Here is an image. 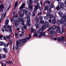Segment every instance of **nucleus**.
<instances>
[{"label":"nucleus","instance_id":"nucleus-1","mask_svg":"<svg viewBox=\"0 0 66 66\" xmlns=\"http://www.w3.org/2000/svg\"><path fill=\"white\" fill-rule=\"evenodd\" d=\"M31 36V35H29V37L27 36L26 37L24 38H23V39H20L19 40H17L16 42V46L15 47V49L16 50H18V47H19V46L20 47L22 45H23L24 43H25L28 41H28H29V39L30 38V37Z\"/></svg>","mask_w":66,"mask_h":66},{"label":"nucleus","instance_id":"nucleus-2","mask_svg":"<svg viewBox=\"0 0 66 66\" xmlns=\"http://www.w3.org/2000/svg\"><path fill=\"white\" fill-rule=\"evenodd\" d=\"M14 26L17 28V26L19 23L20 22H21L22 25H24V20L21 19V18H20L19 19V20L18 19H16L14 20Z\"/></svg>","mask_w":66,"mask_h":66},{"label":"nucleus","instance_id":"nucleus-3","mask_svg":"<svg viewBox=\"0 0 66 66\" xmlns=\"http://www.w3.org/2000/svg\"><path fill=\"white\" fill-rule=\"evenodd\" d=\"M57 41L60 42L61 41L62 44L64 46H66V41L65 40V38L63 36H61V37H59L58 38Z\"/></svg>","mask_w":66,"mask_h":66},{"label":"nucleus","instance_id":"nucleus-4","mask_svg":"<svg viewBox=\"0 0 66 66\" xmlns=\"http://www.w3.org/2000/svg\"><path fill=\"white\" fill-rule=\"evenodd\" d=\"M61 21L60 20H58L57 23L58 25H60L61 24H64V22H66V17H63V18L61 19Z\"/></svg>","mask_w":66,"mask_h":66},{"label":"nucleus","instance_id":"nucleus-5","mask_svg":"<svg viewBox=\"0 0 66 66\" xmlns=\"http://www.w3.org/2000/svg\"><path fill=\"white\" fill-rule=\"evenodd\" d=\"M39 33L40 35L38 37L39 38H41V36H46V32H44L43 31V30L42 29H39Z\"/></svg>","mask_w":66,"mask_h":66},{"label":"nucleus","instance_id":"nucleus-6","mask_svg":"<svg viewBox=\"0 0 66 66\" xmlns=\"http://www.w3.org/2000/svg\"><path fill=\"white\" fill-rule=\"evenodd\" d=\"M9 45V43H8L6 44L4 42H0V46H3L4 48H7V47H8Z\"/></svg>","mask_w":66,"mask_h":66},{"label":"nucleus","instance_id":"nucleus-7","mask_svg":"<svg viewBox=\"0 0 66 66\" xmlns=\"http://www.w3.org/2000/svg\"><path fill=\"white\" fill-rule=\"evenodd\" d=\"M21 11L22 12L23 11V13L26 14L25 15L27 17H29V16L30 15V12L28 13V11L25 10H22Z\"/></svg>","mask_w":66,"mask_h":66},{"label":"nucleus","instance_id":"nucleus-8","mask_svg":"<svg viewBox=\"0 0 66 66\" xmlns=\"http://www.w3.org/2000/svg\"><path fill=\"white\" fill-rule=\"evenodd\" d=\"M37 9H40V6H39V3L37 4V6H35V7L34 10V13H35V12L37 11Z\"/></svg>","mask_w":66,"mask_h":66},{"label":"nucleus","instance_id":"nucleus-9","mask_svg":"<svg viewBox=\"0 0 66 66\" xmlns=\"http://www.w3.org/2000/svg\"><path fill=\"white\" fill-rule=\"evenodd\" d=\"M27 24L30 27V26H31V23L30 21V17H27Z\"/></svg>","mask_w":66,"mask_h":66},{"label":"nucleus","instance_id":"nucleus-10","mask_svg":"<svg viewBox=\"0 0 66 66\" xmlns=\"http://www.w3.org/2000/svg\"><path fill=\"white\" fill-rule=\"evenodd\" d=\"M54 6L53 5H50L49 7L50 9H47V13H50L51 12V8H53L54 7Z\"/></svg>","mask_w":66,"mask_h":66},{"label":"nucleus","instance_id":"nucleus-11","mask_svg":"<svg viewBox=\"0 0 66 66\" xmlns=\"http://www.w3.org/2000/svg\"><path fill=\"white\" fill-rule=\"evenodd\" d=\"M56 30L55 31V32H56V33H58V31H60L61 27H60L57 26L56 28Z\"/></svg>","mask_w":66,"mask_h":66},{"label":"nucleus","instance_id":"nucleus-12","mask_svg":"<svg viewBox=\"0 0 66 66\" xmlns=\"http://www.w3.org/2000/svg\"><path fill=\"white\" fill-rule=\"evenodd\" d=\"M39 33V31H36L34 32V34L33 35V36H36V37H38V35H37V34Z\"/></svg>","mask_w":66,"mask_h":66},{"label":"nucleus","instance_id":"nucleus-13","mask_svg":"<svg viewBox=\"0 0 66 66\" xmlns=\"http://www.w3.org/2000/svg\"><path fill=\"white\" fill-rule=\"evenodd\" d=\"M44 25L46 27V28H49V23L48 22H44Z\"/></svg>","mask_w":66,"mask_h":66},{"label":"nucleus","instance_id":"nucleus-14","mask_svg":"<svg viewBox=\"0 0 66 66\" xmlns=\"http://www.w3.org/2000/svg\"><path fill=\"white\" fill-rule=\"evenodd\" d=\"M40 22L41 24H44V21L43 20V17H40Z\"/></svg>","mask_w":66,"mask_h":66},{"label":"nucleus","instance_id":"nucleus-15","mask_svg":"<svg viewBox=\"0 0 66 66\" xmlns=\"http://www.w3.org/2000/svg\"><path fill=\"white\" fill-rule=\"evenodd\" d=\"M29 1H28L27 2V4L28 5H32L33 3V0H29Z\"/></svg>","mask_w":66,"mask_h":66},{"label":"nucleus","instance_id":"nucleus-16","mask_svg":"<svg viewBox=\"0 0 66 66\" xmlns=\"http://www.w3.org/2000/svg\"><path fill=\"white\" fill-rule=\"evenodd\" d=\"M3 9H4V5H3L2 4L0 6V11L2 12Z\"/></svg>","mask_w":66,"mask_h":66},{"label":"nucleus","instance_id":"nucleus-17","mask_svg":"<svg viewBox=\"0 0 66 66\" xmlns=\"http://www.w3.org/2000/svg\"><path fill=\"white\" fill-rule=\"evenodd\" d=\"M48 33L49 34H50L53 35V34L55 33V32L53 31L50 30L49 31H48Z\"/></svg>","mask_w":66,"mask_h":66},{"label":"nucleus","instance_id":"nucleus-18","mask_svg":"<svg viewBox=\"0 0 66 66\" xmlns=\"http://www.w3.org/2000/svg\"><path fill=\"white\" fill-rule=\"evenodd\" d=\"M25 5L24 4V3H23L22 4V5L20 7L19 9H22L24 8V6Z\"/></svg>","mask_w":66,"mask_h":66},{"label":"nucleus","instance_id":"nucleus-19","mask_svg":"<svg viewBox=\"0 0 66 66\" xmlns=\"http://www.w3.org/2000/svg\"><path fill=\"white\" fill-rule=\"evenodd\" d=\"M5 48L6 47H4L3 48V50L5 53H7L8 52V51L7 50V48Z\"/></svg>","mask_w":66,"mask_h":66},{"label":"nucleus","instance_id":"nucleus-20","mask_svg":"<svg viewBox=\"0 0 66 66\" xmlns=\"http://www.w3.org/2000/svg\"><path fill=\"white\" fill-rule=\"evenodd\" d=\"M20 15V17H23V13H22V11L20 10L19 11Z\"/></svg>","mask_w":66,"mask_h":66},{"label":"nucleus","instance_id":"nucleus-21","mask_svg":"<svg viewBox=\"0 0 66 66\" xmlns=\"http://www.w3.org/2000/svg\"><path fill=\"white\" fill-rule=\"evenodd\" d=\"M46 27L45 26L43 25L42 26V28L40 29H42V30L43 32V30H46Z\"/></svg>","mask_w":66,"mask_h":66},{"label":"nucleus","instance_id":"nucleus-22","mask_svg":"<svg viewBox=\"0 0 66 66\" xmlns=\"http://www.w3.org/2000/svg\"><path fill=\"white\" fill-rule=\"evenodd\" d=\"M56 20L55 19H53L52 22V23L53 24H55L56 23Z\"/></svg>","mask_w":66,"mask_h":66},{"label":"nucleus","instance_id":"nucleus-23","mask_svg":"<svg viewBox=\"0 0 66 66\" xmlns=\"http://www.w3.org/2000/svg\"><path fill=\"white\" fill-rule=\"evenodd\" d=\"M39 19H40L38 18H37V17H36V18L35 19V20L36 22H39Z\"/></svg>","mask_w":66,"mask_h":66},{"label":"nucleus","instance_id":"nucleus-24","mask_svg":"<svg viewBox=\"0 0 66 66\" xmlns=\"http://www.w3.org/2000/svg\"><path fill=\"white\" fill-rule=\"evenodd\" d=\"M60 8H62L64 7V4L62 3H60Z\"/></svg>","mask_w":66,"mask_h":66},{"label":"nucleus","instance_id":"nucleus-25","mask_svg":"<svg viewBox=\"0 0 66 66\" xmlns=\"http://www.w3.org/2000/svg\"><path fill=\"white\" fill-rule=\"evenodd\" d=\"M40 26V24L39 23L35 25V27L36 28H39Z\"/></svg>","mask_w":66,"mask_h":66},{"label":"nucleus","instance_id":"nucleus-26","mask_svg":"<svg viewBox=\"0 0 66 66\" xmlns=\"http://www.w3.org/2000/svg\"><path fill=\"white\" fill-rule=\"evenodd\" d=\"M57 26L53 25L52 27V29L53 30H55V29L56 28Z\"/></svg>","mask_w":66,"mask_h":66},{"label":"nucleus","instance_id":"nucleus-27","mask_svg":"<svg viewBox=\"0 0 66 66\" xmlns=\"http://www.w3.org/2000/svg\"><path fill=\"white\" fill-rule=\"evenodd\" d=\"M9 20L7 19L6 20V22L5 23V24H7V25H8L9 24Z\"/></svg>","mask_w":66,"mask_h":66},{"label":"nucleus","instance_id":"nucleus-28","mask_svg":"<svg viewBox=\"0 0 66 66\" xmlns=\"http://www.w3.org/2000/svg\"><path fill=\"white\" fill-rule=\"evenodd\" d=\"M2 57L4 58V59H5V58H6V56L5 55V54H1Z\"/></svg>","mask_w":66,"mask_h":66},{"label":"nucleus","instance_id":"nucleus-29","mask_svg":"<svg viewBox=\"0 0 66 66\" xmlns=\"http://www.w3.org/2000/svg\"><path fill=\"white\" fill-rule=\"evenodd\" d=\"M18 17H13L10 20V21L11 22H12L13 20H14V19H13V18H18Z\"/></svg>","mask_w":66,"mask_h":66},{"label":"nucleus","instance_id":"nucleus-30","mask_svg":"<svg viewBox=\"0 0 66 66\" xmlns=\"http://www.w3.org/2000/svg\"><path fill=\"white\" fill-rule=\"evenodd\" d=\"M32 9V6L29 5L28 8V10H30Z\"/></svg>","mask_w":66,"mask_h":66},{"label":"nucleus","instance_id":"nucleus-31","mask_svg":"<svg viewBox=\"0 0 66 66\" xmlns=\"http://www.w3.org/2000/svg\"><path fill=\"white\" fill-rule=\"evenodd\" d=\"M23 27L24 29H25V30H27V26L26 25H23Z\"/></svg>","mask_w":66,"mask_h":66},{"label":"nucleus","instance_id":"nucleus-32","mask_svg":"<svg viewBox=\"0 0 66 66\" xmlns=\"http://www.w3.org/2000/svg\"><path fill=\"white\" fill-rule=\"evenodd\" d=\"M48 6H46L44 8V10L45 11H46V10H47L48 9Z\"/></svg>","mask_w":66,"mask_h":66},{"label":"nucleus","instance_id":"nucleus-33","mask_svg":"<svg viewBox=\"0 0 66 66\" xmlns=\"http://www.w3.org/2000/svg\"><path fill=\"white\" fill-rule=\"evenodd\" d=\"M7 29H10L11 28V26H10V25H7Z\"/></svg>","mask_w":66,"mask_h":66},{"label":"nucleus","instance_id":"nucleus-34","mask_svg":"<svg viewBox=\"0 0 66 66\" xmlns=\"http://www.w3.org/2000/svg\"><path fill=\"white\" fill-rule=\"evenodd\" d=\"M44 19L45 20H47L49 18V17H44Z\"/></svg>","mask_w":66,"mask_h":66},{"label":"nucleus","instance_id":"nucleus-35","mask_svg":"<svg viewBox=\"0 0 66 66\" xmlns=\"http://www.w3.org/2000/svg\"><path fill=\"white\" fill-rule=\"evenodd\" d=\"M5 15H6V13H5L4 15V13H3L1 15V17H3H3H5Z\"/></svg>","mask_w":66,"mask_h":66},{"label":"nucleus","instance_id":"nucleus-36","mask_svg":"<svg viewBox=\"0 0 66 66\" xmlns=\"http://www.w3.org/2000/svg\"><path fill=\"white\" fill-rule=\"evenodd\" d=\"M34 31H35V29H33V28H32L31 29V31L32 33H33V32H34Z\"/></svg>","mask_w":66,"mask_h":66},{"label":"nucleus","instance_id":"nucleus-37","mask_svg":"<svg viewBox=\"0 0 66 66\" xmlns=\"http://www.w3.org/2000/svg\"><path fill=\"white\" fill-rule=\"evenodd\" d=\"M64 32V31L63 30V29H62V31L61 32H60V33L61 34H63Z\"/></svg>","mask_w":66,"mask_h":66},{"label":"nucleus","instance_id":"nucleus-38","mask_svg":"<svg viewBox=\"0 0 66 66\" xmlns=\"http://www.w3.org/2000/svg\"><path fill=\"white\" fill-rule=\"evenodd\" d=\"M56 9L57 10V11H58L60 10V7H59V5L56 7Z\"/></svg>","mask_w":66,"mask_h":66},{"label":"nucleus","instance_id":"nucleus-39","mask_svg":"<svg viewBox=\"0 0 66 66\" xmlns=\"http://www.w3.org/2000/svg\"><path fill=\"white\" fill-rule=\"evenodd\" d=\"M17 5H18V4H17V2H16L15 5V7H16V6H17Z\"/></svg>","mask_w":66,"mask_h":66},{"label":"nucleus","instance_id":"nucleus-40","mask_svg":"<svg viewBox=\"0 0 66 66\" xmlns=\"http://www.w3.org/2000/svg\"><path fill=\"white\" fill-rule=\"evenodd\" d=\"M5 31L6 32H9V29H7V28L5 29Z\"/></svg>","mask_w":66,"mask_h":66},{"label":"nucleus","instance_id":"nucleus-41","mask_svg":"<svg viewBox=\"0 0 66 66\" xmlns=\"http://www.w3.org/2000/svg\"><path fill=\"white\" fill-rule=\"evenodd\" d=\"M52 29V27H50L47 30L48 31V32H49V31H50V30H51V29Z\"/></svg>","mask_w":66,"mask_h":66},{"label":"nucleus","instance_id":"nucleus-42","mask_svg":"<svg viewBox=\"0 0 66 66\" xmlns=\"http://www.w3.org/2000/svg\"><path fill=\"white\" fill-rule=\"evenodd\" d=\"M6 26H7V24H5V25H4V26L3 27V28L4 29H5L6 28H5V27H6Z\"/></svg>","mask_w":66,"mask_h":66},{"label":"nucleus","instance_id":"nucleus-43","mask_svg":"<svg viewBox=\"0 0 66 66\" xmlns=\"http://www.w3.org/2000/svg\"><path fill=\"white\" fill-rule=\"evenodd\" d=\"M12 50L13 51H14V50H15V47H14V45H13V46L12 48Z\"/></svg>","mask_w":66,"mask_h":66},{"label":"nucleus","instance_id":"nucleus-44","mask_svg":"<svg viewBox=\"0 0 66 66\" xmlns=\"http://www.w3.org/2000/svg\"><path fill=\"white\" fill-rule=\"evenodd\" d=\"M58 14L59 15H60V16H61V15H62V13L61 12H60L58 13Z\"/></svg>","mask_w":66,"mask_h":66},{"label":"nucleus","instance_id":"nucleus-45","mask_svg":"<svg viewBox=\"0 0 66 66\" xmlns=\"http://www.w3.org/2000/svg\"><path fill=\"white\" fill-rule=\"evenodd\" d=\"M46 2V3H48V4H50V2L49 1H47V2Z\"/></svg>","mask_w":66,"mask_h":66},{"label":"nucleus","instance_id":"nucleus-46","mask_svg":"<svg viewBox=\"0 0 66 66\" xmlns=\"http://www.w3.org/2000/svg\"><path fill=\"white\" fill-rule=\"evenodd\" d=\"M1 31H2L3 32V33H4V31H5V30H4V29H3V28H2L1 29Z\"/></svg>","mask_w":66,"mask_h":66},{"label":"nucleus","instance_id":"nucleus-47","mask_svg":"<svg viewBox=\"0 0 66 66\" xmlns=\"http://www.w3.org/2000/svg\"><path fill=\"white\" fill-rule=\"evenodd\" d=\"M10 29V30H9V32H10V31L11 33H12V29H11V28L10 29Z\"/></svg>","mask_w":66,"mask_h":66},{"label":"nucleus","instance_id":"nucleus-48","mask_svg":"<svg viewBox=\"0 0 66 66\" xmlns=\"http://www.w3.org/2000/svg\"><path fill=\"white\" fill-rule=\"evenodd\" d=\"M3 37L4 39H5V40H6V39H6V37L5 38V36H4Z\"/></svg>","mask_w":66,"mask_h":66},{"label":"nucleus","instance_id":"nucleus-49","mask_svg":"<svg viewBox=\"0 0 66 66\" xmlns=\"http://www.w3.org/2000/svg\"><path fill=\"white\" fill-rule=\"evenodd\" d=\"M3 17H2V18H1L0 19V23H1V22L2 21V20L3 18H2Z\"/></svg>","mask_w":66,"mask_h":66},{"label":"nucleus","instance_id":"nucleus-50","mask_svg":"<svg viewBox=\"0 0 66 66\" xmlns=\"http://www.w3.org/2000/svg\"><path fill=\"white\" fill-rule=\"evenodd\" d=\"M56 17H49V18H50L51 19V18H56Z\"/></svg>","mask_w":66,"mask_h":66},{"label":"nucleus","instance_id":"nucleus-51","mask_svg":"<svg viewBox=\"0 0 66 66\" xmlns=\"http://www.w3.org/2000/svg\"><path fill=\"white\" fill-rule=\"evenodd\" d=\"M49 22L50 23H52V22H51V20H49Z\"/></svg>","mask_w":66,"mask_h":66},{"label":"nucleus","instance_id":"nucleus-52","mask_svg":"<svg viewBox=\"0 0 66 66\" xmlns=\"http://www.w3.org/2000/svg\"><path fill=\"white\" fill-rule=\"evenodd\" d=\"M3 37V36L2 35H0V38H2V37Z\"/></svg>","mask_w":66,"mask_h":66},{"label":"nucleus","instance_id":"nucleus-53","mask_svg":"<svg viewBox=\"0 0 66 66\" xmlns=\"http://www.w3.org/2000/svg\"><path fill=\"white\" fill-rule=\"evenodd\" d=\"M2 56H1V55H0V59L1 60H2V59H3L2 57Z\"/></svg>","mask_w":66,"mask_h":66},{"label":"nucleus","instance_id":"nucleus-54","mask_svg":"<svg viewBox=\"0 0 66 66\" xmlns=\"http://www.w3.org/2000/svg\"><path fill=\"white\" fill-rule=\"evenodd\" d=\"M6 38H7V39L10 38H9V36H6Z\"/></svg>","mask_w":66,"mask_h":66},{"label":"nucleus","instance_id":"nucleus-55","mask_svg":"<svg viewBox=\"0 0 66 66\" xmlns=\"http://www.w3.org/2000/svg\"><path fill=\"white\" fill-rule=\"evenodd\" d=\"M42 12H40L38 14V15H42Z\"/></svg>","mask_w":66,"mask_h":66},{"label":"nucleus","instance_id":"nucleus-56","mask_svg":"<svg viewBox=\"0 0 66 66\" xmlns=\"http://www.w3.org/2000/svg\"><path fill=\"white\" fill-rule=\"evenodd\" d=\"M17 35H18V34L16 33H15V36H17Z\"/></svg>","mask_w":66,"mask_h":66},{"label":"nucleus","instance_id":"nucleus-57","mask_svg":"<svg viewBox=\"0 0 66 66\" xmlns=\"http://www.w3.org/2000/svg\"><path fill=\"white\" fill-rule=\"evenodd\" d=\"M50 15V14H46V16L47 17H49V16Z\"/></svg>","mask_w":66,"mask_h":66},{"label":"nucleus","instance_id":"nucleus-58","mask_svg":"<svg viewBox=\"0 0 66 66\" xmlns=\"http://www.w3.org/2000/svg\"><path fill=\"white\" fill-rule=\"evenodd\" d=\"M10 44H12V41H11V40H10Z\"/></svg>","mask_w":66,"mask_h":66},{"label":"nucleus","instance_id":"nucleus-59","mask_svg":"<svg viewBox=\"0 0 66 66\" xmlns=\"http://www.w3.org/2000/svg\"><path fill=\"white\" fill-rule=\"evenodd\" d=\"M32 14H33L32 15L33 16V17H34L35 15V13H34V12H32Z\"/></svg>","mask_w":66,"mask_h":66},{"label":"nucleus","instance_id":"nucleus-60","mask_svg":"<svg viewBox=\"0 0 66 66\" xmlns=\"http://www.w3.org/2000/svg\"><path fill=\"white\" fill-rule=\"evenodd\" d=\"M57 39V38H55L54 39V40H56Z\"/></svg>","mask_w":66,"mask_h":66},{"label":"nucleus","instance_id":"nucleus-61","mask_svg":"<svg viewBox=\"0 0 66 66\" xmlns=\"http://www.w3.org/2000/svg\"><path fill=\"white\" fill-rule=\"evenodd\" d=\"M12 14L13 15H15V12H13L12 13Z\"/></svg>","mask_w":66,"mask_h":66},{"label":"nucleus","instance_id":"nucleus-62","mask_svg":"<svg viewBox=\"0 0 66 66\" xmlns=\"http://www.w3.org/2000/svg\"><path fill=\"white\" fill-rule=\"evenodd\" d=\"M1 64L2 66H4V64H3V63L2 62Z\"/></svg>","mask_w":66,"mask_h":66},{"label":"nucleus","instance_id":"nucleus-63","mask_svg":"<svg viewBox=\"0 0 66 66\" xmlns=\"http://www.w3.org/2000/svg\"><path fill=\"white\" fill-rule=\"evenodd\" d=\"M16 29L18 31H19V30H20L19 28H18Z\"/></svg>","mask_w":66,"mask_h":66},{"label":"nucleus","instance_id":"nucleus-64","mask_svg":"<svg viewBox=\"0 0 66 66\" xmlns=\"http://www.w3.org/2000/svg\"><path fill=\"white\" fill-rule=\"evenodd\" d=\"M12 61H10V62H9V64H11L12 63Z\"/></svg>","mask_w":66,"mask_h":66}]
</instances>
